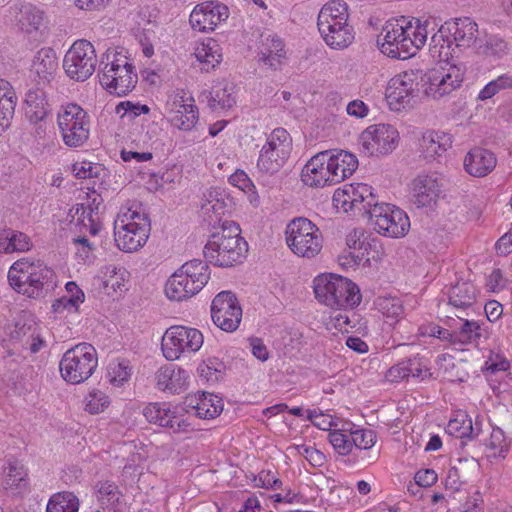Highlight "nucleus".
<instances>
[{"instance_id": "1", "label": "nucleus", "mask_w": 512, "mask_h": 512, "mask_svg": "<svg viewBox=\"0 0 512 512\" xmlns=\"http://www.w3.org/2000/svg\"><path fill=\"white\" fill-rule=\"evenodd\" d=\"M248 253V243L241 236L239 225L226 221L212 233L203 249L206 261L216 267L230 268L243 263Z\"/></svg>"}, {"instance_id": "2", "label": "nucleus", "mask_w": 512, "mask_h": 512, "mask_svg": "<svg viewBox=\"0 0 512 512\" xmlns=\"http://www.w3.org/2000/svg\"><path fill=\"white\" fill-rule=\"evenodd\" d=\"M10 286L30 298L43 297L57 286L55 272L41 261L27 258L13 263L8 271Z\"/></svg>"}, {"instance_id": "3", "label": "nucleus", "mask_w": 512, "mask_h": 512, "mask_svg": "<svg viewBox=\"0 0 512 512\" xmlns=\"http://www.w3.org/2000/svg\"><path fill=\"white\" fill-rule=\"evenodd\" d=\"M150 230V219L137 203L122 206L114 220L115 243L124 252H134L143 247Z\"/></svg>"}, {"instance_id": "4", "label": "nucleus", "mask_w": 512, "mask_h": 512, "mask_svg": "<svg viewBox=\"0 0 512 512\" xmlns=\"http://www.w3.org/2000/svg\"><path fill=\"white\" fill-rule=\"evenodd\" d=\"M99 80L111 94L123 96L131 92L138 81L135 67L122 53L107 50L100 61Z\"/></svg>"}, {"instance_id": "5", "label": "nucleus", "mask_w": 512, "mask_h": 512, "mask_svg": "<svg viewBox=\"0 0 512 512\" xmlns=\"http://www.w3.org/2000/svg\"><path fill=\"white\" fill-rule=\"evenodd\" d=\"M314 293L321 304L332 309L353 308L361 301L358 286L350 279L336 274H323L316 277Z\"/></svg>"}, {"instance_id": "6", "label": "nucleus", "mask_w": 512, "mask_h": 512, "mask_svg": "<svg viewBox=\"0 0 512 512\" xmlns=\"http://www.w3.org/2000/svg\"><path fill=\"white\" fill-rule=\"evenodd\" d=\"M98 366L96 349L89 343H79L62 356L59 369L62 378L70 384L88 380Z\"/></svg>"}, {"instance_id": "7", "label": "nucleus", "mask_w": 512, "mask_h": 512, "mask_svg": "<svg viewBox=\"0 0 512 512\" xmlns=\"http://www.w3.org/2000/svg\"><path fill=\"white\" fill-rule=\"evenodd\" d=\"M285 235L288 247L299 257L313 258L322 250V233L318 226L307 218L291 220L286 226Z\"/></svg>"}, {"instance_id": "8", "label": "nucleus", "mask_w": 512, "mask_h": 512, "mask_svg": "<svg viewBox=\"0 0 512 512\" xmlns=\"http://www.w3.org/2000/svg\"><path fill=\"white\" fill-rule=\"evenodd\" d=\"M293 148L292 137L284 128L274 129L262 146L257 160L259 172L266 175L277 173L287 162Z\"/></svg>"}, {"instance_id": "9", "label": "nucleus", "mask_w": 512, "mask_h": 512, "mask_svg": "<svg viewBox=\"0 0 512 512\" xmlns=\"http://www.w3.org/2000/svg\"><path fill=\"white\" fill-rule=\"evenodd\" d=\"M57 123L65 145L80 147L89 139L90 118L78 104L62 106L58 112Z\"/></svg>"}, {"instance_id": "10", "label": "nucleus", "mask_w": 512, "mask_h": 512, "mask_svg": "<svg viewBox=\"0 0 512 512\" xmlns=\"http://www.w3.org/2000/svg\"><path fill=\"white\" fill-rule=\"evenodd\" d=\"M204 337L201 331L182 325L169 327L161 342L164 357L169 361L179 359L182 355L195 353L202 347Z\"/></svg>"}, {"instance_id": "11", "label": "nucleus", "mask_w": 512, "mask_h": 512, "mask_svg": "<svg viewBox=\"0 0 512 512\" xmlns=\"http://www.w3.org/2000/svg\"><path fill=\"white\" fill-rule=\"evenodd\" d=\"M97 56L94 46L87 40H77L66 52L63 69L75 81H85L95 72Z\"/></svg>"}, {"instance_id": "12", "label": "nucleus", "mask_w": 512, "mask_h": 512, "mask_svg": "<svg viewBox=\"0 0 512 512\" xmlns=\"http://www.w3.org/2000/svg\"><path fill=\"white\" fill-rule=\"evenodd\" d=\"M374 229L383 236L400 238L410 228L408 215L400 208L389 203H377L369 213Z\"/></svg>"}, {"instance_id": "13", "label": "nucleus", "mask_w": 512, "mask_h": 512, "mask_svg": "<svg viewBox=\"0 0 512 512\" xmlns=\"http://www.w3.org/2000/svg\"><path fill=\"white\" fill-rule=\"evenodd\" d=\"M465 72L466 67L461 62L446 63L445 66L428 74L424 93L435 100L450 95L461 87Z\"/></svg>"}, {"instance_id": "14", "label": "nucleus", "mask_w": 512, "mask_h": 512, "mask_svg": "<svg viewBox=\"0 0 512 512\" xmlns=\"http://www.w3.org/2000/svg\"><path fill=\"white\" fill-rule=\"evenodd\" d=\"M419 92L418 77L411 71L394 76L388 83L385 96L391 110L401 111L413 106Z\"/></svg>"}, {"instance_id": "15", "label": "nucleus", "mask_w": 512, "mask_h": 512, "mask_svg": "<svg viewBox=\"0 0 512 512\" xmlns=\"http://www.w3.org/2000/svg\"><path fill=\"white\" fill-rule=\"evenodd\" d=\"M399 133L390 124H376L366 128L360 137L362 150L369 156L391 153L398 145Z\"/></svg>"}, {"instance_id": "16", "label": "nucleus", "mask_w": 512, "mask_h": 512, "mask_svg": "<svg viewBox=\"0 0 512 512\" xmlns=\"http://www.w3.org/2000/svg\"><path fill=\"white\" fill-rule=\"evenodd\" d=\"M166 110L171 124L182 131L192 130L199 120V112L194 98L185 90H175L169 95Z\"/></svg>"}, {"instance_id": "17", "label": "nucleus", "mask_w": 512, "mask_h": 512, "mask_svg": "<svg viewBox=\"0 0 512 512\" xmlns=\"http://www.w3.org/2000/svg\"><path fill=\"white\" fill-rule=\"evenodd\" d=\"M182 409L167 402H153L146 405L143 415L146 420L173 433L187 432L191 424L181 414Z\"/></svg>"}, {"instance_id": "18", "label": "nucleus", "mask_w": 512, "mask_h": 512, "mask_svg": "<svg viewBox=\"0 0 512 512\" xmlns=\"http://www.w3.org/2000/svg\"><path fill=\"white\" fill-rule=\"evenodd\" d=\"M211 317L223 331H235L242 319V309L236 296L230 291L218 293L211 304Z\"/></svg>"}, {"instance_id": "19", "label": "nucleus", "mask_w": 512, "mask_h": 512, "mask_svg": "<svg viewBox=\"0 0 512 512\" xmlns=\"http://www.w3.org/2000/svg\"><path fill=\"white\" fill-rule=\"evenodd\" d=\"M228 18V8L218 2L206 1L195 6L190 14L191 27L199 32L213 31Z\"/></svg>"}, {"instance_id": "20", "label": "nucleus", "mask_w": 512, "mask_h": 512, "mask_svg": "<svg viewBox=\"0 0 512 512\" xmlns=\"http://www.w3.org/2000/svg\"><path fill=\"white\" fill-rule=\"evenodd\" d=\"M327 157L328 151L320 152L305 164L301 172V179L305 185L313 188L336 185L331 179L333 175Z\"/></svg>"}, {"instance_id": "21", "label": "nucleus", "mask_w": 512, "mask_h": 512, "mask_svg": "<svg viewBox=\"0 0 512 512\" xmlns=\"http://www.w3.org/2000/svg\"><path fill=\"white\" fill-rule=\"evenodd\" d=\"M441 193V184L434 174H419L411 184V197L418 208L432 207Z\"/></svg>"}, {"instance_id": "22", "label": "nucleus", "mask_w": 512, "mask_h": 512, "mask_svg": "<svg viewBox=\"0 0 512 512\" xmlns=\"http://www.w3.org/2000/svg\"><path fill=\"white\" fill-rule=\"evenodd\" d=\"M430 376L429 361L419 354L399 361L386 372V379L390 382H399L409 377L424 380Z\"/></svg>"}, {"instance_id": "23", "label": "nucleus", "mask_w": 512, "mask_h": 512, "mask_svg": "<svg viewBox=\"0 0 512 512\" xmlns=\"http://www.w3.org/2000/svg\"><path fill=\"white\" fill-rule=\"evenodd\" d=\"M286 60V50L283 40L276 34L261 35L258 47V62L271 69L279 70Z\"/></svg>"}, {"instance_id": "24", "label": "nucleus", "mask_w": 512, "mask_h": 512, "mask_svg": "<svg viewBox=\"0 0 512 512\" xmlns=\"http://www.w3.org/2000/svg\"><path fill=\"white\" fill-rule=\"evenodd\" d=\"M188 411L192 410L195 415L202 419H213L223 410V401L217 395L197 392L187 395L184 401Z\"/></svg>"}, {"instance_id": "25", "label": "nucleus", "mask_w": 512, "mask_h": 512, "mask_svg": "<svg viewBox=\"0 0 512 512\" xmlns=\"http://www.w3.org/2000/svg\"><path fill=\"white\" fill-rule=\"evenodd\" d=\"M58 68L59 62L55 50L44 47L35 53L30 71L39 84H45L55 78Z\"/></svg>"}, {"instance_id": "26", "label": "nucleus", "mask_w": 512, "mask_h": 512, "mask_svg": "<svg viewBox=\"0 0 512 512\" xmlns=\"http://www.w3.org/2000/svg\"><path fill=\"white\" fill-rule=\"evenodd\" d=\"M203 279L204 278L200 277V282H198V279H191L177 270L168 279L165 285V293L171 300H186L198 293L204 287Z\"/></svg>"}, {"instance_id": "27", "label": "nucleus", "mask_w": 512, "mask_h": 512, "mask_svg": "<svg viewBox=\"0 0 512 512\" xmlns=\"http://www.w3.org/2000/svg\"><path fill=\"white\" fill-rule=\"evenodd\" d=\"M495 154L484 148L471 149L464 159V167L468 174L474 177H484L496 167Z\"/></svg>"}, {"instance_id": "28", "label": "nucleus", "mask_w": 512, "mask_h": 512, "mask_svg": "<svg viewBox=\"0 0 512 512\" xmlns=\"http://www.w3.org/2000/svg\"><path fill=\"white\" fill-rule=\"evenodd\" d=\"M156 386L161 391L176 394L182 391L188 380L185 370L176 368L173 364L164 365L155 374Z\"/></svg>"}, {"instance_id": "29", "label": "nucleus", "mask_w": 512, "mask_h": 512, "mask_svg": "<svg viewBox=\"0 0 512 512\" xmlns=\"http://www.w3.org/2000/svg\"><path fill=\"white\" fill-rule=\"evenodd\" d=\"M452 145L451 136L444 132L428 130L423 133L419 148L427 160L442 156Z\"/></svg>"}, {"instance_id": "30", "label": "nucleus", "mask_w": 512, "mask_h": 512, "mask_svg": "<svg viewBox=\"0 0 512 512\" xmlns=\"http://www.w3.org/2000/svg\"><path fill=\"white\" fill-rule=\"evenodd\" d=\"M228 197L223 190L211 188L203 194L201 212L209 224L216 223L225 214Z\"/></svg>"}, {"instance_id": "31", "label": "nucleus", "mask_w": 512, "mask_h": 512, "mask_svg": "<svg viewBox=\"0 0 512 512\" xmlns=\"http://www.w3.org/2000/svg\"><path fill=\"white\" fill-rule=\"evenodd\" d=\"M329 165L331 169L332 181L336 184L344 181L350 177L358 167V160L356 156L347 151H340L333 153L328 151Z\"/></svg>"}, {"instance_id": "32", "label": "nucleus", "mask_w": 512, "mask_h": 512, "mask_svg": "<svg viewBox=\"0 0 512 512\" xmlns=\"http://www.w3.org/2000/svg\"><path fill=\"white\" fill-rule=\"evenodd\" d=\"M348 17L347 4L341 0H332L326 3L318 14V30H324L325 27H331V25H346Z\"/></svg>"}, {"instance_id": "33", "label": "nucleus", "mask_w": 512, "mask_h": 512, "mask_svg": "<svg viewBox=\"0 0 512 512\" xmlns=\"http://www.w3.org/2000/svg\"><path fill=\"white\" fill-rule=\"evenodd\" d=\"M344 194L351 199L354 209H358L364 213L369 214L372 208L378 203L376 196L373 194V188L368 184L358 183L356 185H345Z\"/></svg>"}, {"instance_id": "34", "label": "nucleus", "mask_w": 512, "mask_h": 512, "mask_svg": "<svg viewBox=\"0 0 512 512\" xmlns=\"http://www.w3.org/2000/svg\"><path fill=\"white\" fill-rule=\"evenodd\" d=\"M15 21L21 30H38L43 22V12L30 3H14L12 6Z\"/></svg>"}, {"instance_id": "35", "label": "nucleus", "mask_w": 512, "mask_h": 512, "mask_svg": "<svg viewBox=\"0 0 512 512\" xmlns=\"http://www.w3.org/2000/svg\"><path fill=\"white\" fill-rule=\"evenodd\" d=\"M17 104V96L12 85L0 79V135L11 125Z\"/></svg>"}, {"instance_id": "36", "label": "nucleus", "mask_w": 512, "mask_h": 512, "mask_svg": "<svg viewBox=\"0 0 512 512\" xmlns=\"http://www.w3.org/2000/svg\"><path fill=\"white\" fill-rule=\"evenodd\" d=\"M455 316L461 321V325L455 330L454 345L478 346L481 339L486 338V331L479 322L463 319L457 312H455Z\"/></svg>"}, {"instance_id": "37", "label": "nucleus", "mask_w": 512, "mask_h": 512, "mask_svg": "<svg viewBox=\"0 0 512 512\" xmlns=\"http://www.w3.org/2000/svg\"><path fill=\"white\" fill-rule=\"evenodd\" d=\"M25 115L32 123L42 121L50 111L46 94L41 89H31L25 96Z\"/></svg>"}, {"instance_id": "38", "label": "nucleus", "mask_w": 512, "mask_h": 512, "mask_svg": "<svg viewBox=\"0 0 512 512\" xmlns=\"http://www.w3.org/2000/svg\"><path fill=\"white\" fill-rule=\"evenodd\" d=\"M446 28L452 29L450 34L453 36V42L456 47H469L471 44L475 45V41L479 39L477 37V24L468 17L459 18Z\"/></svg>"}, {"instance_id": "39", "label": "nucleus", "mask_w": 512, "mask_h": 512, "mask_svg": "<svg viewBox=\"0 0 512 512\" xmlns=\"http://www.w3.org/2000/svg\"><path fill=\"white\" fill-rule=\"evenodd\" d=\"M448 304L459 312L470 309L476 299V288L470 282L457 283L449 290Z\"/></svg>"}, {"instance_id": "40", "label": "nucleus", "mask_w": 512, "mask_h": 512, "mask_svg": "<svg viewBox=\"0 0 512 512\" xmlns=\"http://www.w3.org/2000/svg\"><path fill=\"white\" fill-rule=\"evenodd\" d=\"M325 43L332 49H344L354 40V30L349 24L334 25L319 30Z\"/></svg>"}, {"instance_id": "41", "label": "nucleus", "mask_w": 512, "mask_h": 512, "mask_svg": "<svg viewBox=\"0 0 512 512\" xmlns=\"http://www.w3.org/2000/svg\"><path fill=\"white\" fill-rule=\"evenodd\" d=\"M508 50V43L498 35H485L475 41V51L480 56L501 59Z\"/></svg>"}, {"instance_id": "42", "label": "nucleus", "mask_w": 512, "mask_h": 512, "mask_svg": "<svg viewBox=\"0 0 512 512\" xmlns=\"http://www.w3.org/2000/svg\"><path fill=\"white\" fill-rule=\"evenodd\" d=\"M452 29L441 26L431 37L429 51L431 56L439 62H449L452 57L453 40L449 38Z\"/></svg>"}, {"instance_id": "43", "label": "nucleus", "mask_w": 512, "mask_h": 512, "mask_svg": "<svg viewBox=\"0 0 512 512\" xmlns=\"http://www.w3.org/2000/svg\"><path fill=\"white\" fill-rule=\"evenodd\" d=\"M195 57L201 65V71L209 72L222 61L220 46L215 40L202 43L196 48Z\"/></svg>"}, {"instance_id": "44", "label": "nucleus", "mask_w": 512, "mask_h": 512, "mask_svg": "<svg viewBox=\"0 0 512 512\" xmlns=\"http://www.w3.org/2000/svg\"><path fill=\"white\" fill-rule=\"evenodd\" d=\"M96 489L97 500L103 508L117 510L123 505V495L114 482L100 481Z\"/></svg>"}, {"instance_id": "45", "label": "nucleus", "mask_w": 512, "mask_h": 512, "mask_svg": "<svg viewBox=\"0 0 512 512\" xmlns=\"http://www.w3.org/2000/svg\"><path fill=\"white\" fill-rule=\"evenodd\" d=\"M31 247V240L25 233L8 229L0 235V251L5 253L26 252Z\"/></svg>"}, {"instance_id": "46", "label": "nucleus", "mask_w": 512, "mask_h": 512, "mask_svg": "<svg viewBox=\"0 0 512 512\" xmlns=\"http://www.w3.org/2000/svg\"><path fill=\"white\" fill-rule=\"evenodd\" d=\"M236 103L233 94V86L226 82H217L210 92L208 99L209 107L212 109H229Z\"/></svg>"}, {"instance_id": "47", "label": "nucleus", "mask_w": 512, "mask_h": 512, "mask_svg": "<svg viewBox=\"0 0 512 512\" xmlns=\"http://www.w3.org/2000/svg\"><path fill=\"white\" fill-rule=\"evenodd\" d=\"M376 306L389 324L397 323L404 316L403 302L396 296H380L376 300Z\"/></svg>"}, {"instance_id": "48", "label": "nucleus", "mask_w": 512, "mask_h": 512, "mask_svg": "<svg viewBox=\"0 0 512 512\" xmlns=\"http://www.w3.org/2000/svg\"><path fill=\"white\" fill-rule=\"evenodd\" d=\"M79 499L70 491L53 494L46 507V512H78Z\"/></svg>"}, {"instance_id": "49", "label": "nucleus", "mask_w": 512, "mask_h": 512, "mask_svg": "<svg viewBox=\"0 0 512 512\" xmlns=\"http://www.w3.org/2000/svg\"><path fill=\"white\" fill-rule=\"evenodd\" d=\"M132 368L126 359L111 361L108 366L107 376L112 385L122 386L131 376Z\"/></svg>"}, {"instance_id": "50", "label": "nucleus", "mask_w": 512, "mask_h": 512, "mask_svg": "<svg viewBox=\"0 0 512 512\" xmlns=\"http://www.w3.org/2000/svg\"><path fill=\"white\" fill-rule=\"evenodd\" d=\"M446 432L460 439H471L475 435L472 420L466 414H459L456 418L450 419Z\"/></svg>"}, {"instance_id": "51", "label": "nucleus", "mask_w": 512, "mask_h": 512, "mask_svg": "<svg viewBox=\"0 0 512 512\" xmlns=\"http://www.w3.org/2000/svg\"><path fill=\"white\" fill-rule=\"evenodd\" d=\"M3 485L5 489L19 488L27 476L24 466L17 460L9 461L3 468Z\"/></svg>"}, {"instance_id": "52", "label": "nucleus", "mask_w": 512, "mask_h": 512, "mask_svg": "<svg viewBox=\"0 0 512 512\" xmlns=\"http://www.w3.org/2000/svg\"><path fill=\"white\" fill-rule=\"evenodd\" d=\"M506 89H512V74L509 73L502 74L488 82L483 89L480 90L477 100L486 101Z\"/></svg>"}, {"instance_id": "53", "label": "nucleus", "mask_w": 512, "mask_h": 512, "mask_svg": "<svg viewBox=\"0 0 512 512\" xmlns=\"http://www.w3.org/2000/svg\"><path fill=\"white\" fill-rule=\"evenodd\" d=\"M225 368L224 362L219 358L209 357L199 365L198 372L207 381H218L222 377Z\"/></svg>"}, {"instance_id": "54", "label": "nucleus", "mask_w": 512, "mask_h": 512, "mask_svg": "<svg viewBox=\"0 0 512 512\" xmlns=\"http://www.w3.org/2000/svg\"><path fill=\"white\" fill-rule=\"evenodd\" d=\"M15 334V337L22 342L23 347L28 348L31 353L39 352L44 345V341L36 333V329L31 326L23 325L15 331Z\"/></svg>"}, {"instance_id": "55", "label": "nucleus", "mask_w": 512, "mask_h": 512, "mask_svg": "<svg viewBox=\"0 0 512 512\" xmlns=\"http://www.w3.org/2000/svg\"><path fill=\"white\" fill-rule=\"evenodd\" d=\"M207 263V261L204 262L200 259H193L183 264L178 270L191 279H198V282H200V277L204 278V286L210 278V271Z\"/></svg>"}, {"instance_id": "56", "label": "nucleus", "mask_w": 512, "mask_h": 512, "mask_svg": "<svg viewBox=\"0 0 512 512\" xmlns=\"http://www.w3.org/2000/svg\"><path fill=\"white\" fill-rule=\"evenodd\" d=\"M382 52L389 57L402 59H406L409 56L414 55V51H412L411 37H408V34L404 33L402 36L395 39L392 47L389 48V46H384V50H382Z\"/></svg>"}, {"instance_id": "57", "label": "nucleus", "mask_w": 512, "mask_h": 512, "mask_svg": "<svg viewBox=\"0 0 512 512\" xmlns=\"http://www.w3.org/2000/svg\"><path fill=\"white\" fill-rule=\"evenodd\" d=\"M75 216L77 221L80 222L84 227L89 228V232L92 235H96L100 230V224L98 221L97 213L89 205L78 204L75 208Z\"/></svg>"}, {"instance_id": "58", "label": "nucleus", "mask_w": 512, "mask_h": 512, "mask_svg": "<svg viewBox=\"0 0 512 512\" xmlns=\"http://www.w3.org/2000/svg\"><path fill=\"white\" fill-rule=\"evenodd\" d=\"M328 438L339 455L346 456L352 452L353 443L350 432L347 434L344 429H334L329 433Z\"/></svg>"}, {"instance_id": "59", "label": "nucleus", "mask_w": 512, "mask_h": 512, "mask_svg": "<svg viewBox=\"0 0 512 512\" xmlns=\"http://www.w3.org/2000/svg\"><path fill=\"white\" fill-rule=\"evenodd\" d=\"M85 411L90 414L103 412L110 404L109 397L101 390L94 389L85 397Z\"/></svg>"}, {"instance_id": "60", "label": "nucleus", "mask_w": 512, "mask_h": 512, "mask_svg": "<svg viewBox=\"0 0 512 512\" xmlns=\"http://www.w3.org/2000/svg\"><path fill=\"white\" fill-rule=\"evenodd\" d=\"M353 447L360 450H368L376 443V434L371 429L350 430Z\"/></svg>"}, {"instance_id": "61", "label": "nucleus", "mask_w": 512, "mask_h": 512, "mask_svg": "<svg viewBox=\"0 0 512 512\" xmlns=\"http://www.w3.org/2000/svg\"><path fill=\"white\" fill-rule=\"evenodd\" d=\"M427 26L428 22H425L424 25L419 23V20H416V26H413L411 22L405 26V32L408 34V37H411L412 42V51L420 49L427 40Z\"/></svg>"}, {"instance_id": "62", "label": "nucleus", "mask_w": 512, "mask_h": 512, "mask_svg": "<svg viewBox=\"0 0 512 512\" xmlns=\"http://www.w3.org/2000/svg\"><path fill=\"white\" fill-rule=\"evenodd\" d=\"M487 446L489 449L493 450L494 455L505 456L508 452L509 443L502 429L494 428L492 430Z\"/></svg>"}, {"instance_id": "63", "label": "nucleus", "mask_w": 512, "mask_h": 512, "mask_svg": "<svg viewBox=\"0 0 512 512\" xmlns=\"http://www.w3.org/2000/svg\"><path fill=\"white\" fill-rule=\"evenodd\" d=\"M405 32V26L403 23L388 22L382 29L383 42L381 44V51L384 50V46L392 47L395 39L402 36Z\"/></svg>"}, {"instance_id": "64", "label": "nucleus", "mask_w": 512, "mask_h": 512, "mask_svg": "<svg viewBox=\"0 0 512 512\" xmlns=\"http://www.w3.org/2000/svg\"><path fill=\"white\" fill-rule=\"evenodd\" d=\"M307 419L317 428L324 431H332L336 426L331 415L325 414L320 409L307 410Z\"/></svg>"}]
</instances>
